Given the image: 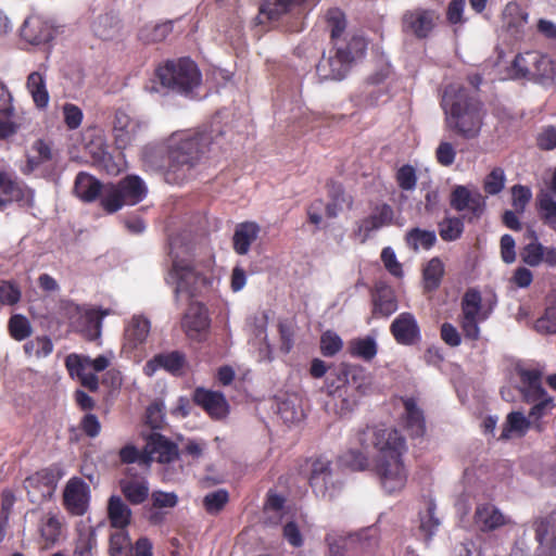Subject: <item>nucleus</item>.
Masks as SVG:
<instances>
[{"label": "nucleus", "instance_id": "10", "mask_svg": "<svg viewBox=\"0 0 556 556\" xmlns=\"http://www.w3.org/2000/svg\"><path fill=\"white\" fill-rule=\"evenodd\" d=\"M147 128V123L125 109H117L113 118L115 148L124 151L131 147Z\"/></svg>", "mask_w": 556, "mask_h": 556}, {"label": "nucleus", "instance_id": "56", "mask_svg": "<svg viewBox=\"0 0 556 556\" xmlns=\"http://www.w3.org/2000/svg\"><path fill=\"white\" fill-rule=\"evenodd\" d=\"M68 363L75 369H81L84 366H87L88 368H92L94 372H100L109 367L110 359L104 355H99L94 359H92L87 355H79L73 353L68 355Z\"/></svg>", "mask_w": 556, "mask_h": 556}, {"label": "nucleus", "instance_id": "53", "mask_svg": "<svg viewBox=\"0 0 556 556\" xmlns=\"http://www.w3.org/2000/svg\"><path fill=\"white\" fill-rule=\"evenodd\" d=\"M439 235L445 242L456 241L464 232V222L462 217H445L438 224Z\"/></svg>", "mask_w": 556, "mask_h": 556}, {"label": "nucleus", "instance_id": "24", "mask_svg": "<svg viewBox=\"0 0 556 556\" xmlns=\"http://www.w3.org/2000/svg\"><path fill=\"white\" fill-rule=\"evenodd\" d=\"M21 37L30 45L46 43L52 39V27L40 15L28 16L22 27Z\"/></svg>", "mask_w": 556, "mask_h": 556}, {"label": "nucleus", "instance_id": "27", "mask_svg": "<svg viewBox=\"0 0 556 556\" xmlns=\"http://www.w3.org/2000/svg\"><path fill=\"white\" fill-rule=\"evenodd\" d=\"M404 415L403 422L404 428L412 438L422 437L426 432V421L424 412L417 406L414 397L403 399Z\"/></svg>", "mask_w": 556, "mask_h": 556}, {"label": "nucleus", "instance_id": "34", "mask_svg": "<svg viewBox=\"0 0 556 556\" xmlns=\"http://www.w3.org/2000/svg\"><path fill=\"white\" fill-rule=\"evenodd\" d=\"M108 516L113 528L124 530L130 523L131 510L119 496L112 495L108 503Z\"/></svg>", "mask_w": 556, "mask_h": 556}, {"label": "nucleus", "instance_id": "33", "mask_svg": "<svg viewBox=\"0 0 556 556\" xmlns=\"http://www.w3.org/2000/svg\"><path fill=\"white\" fill-rule=\"evenodd\" d=\"M404 241L409 250L418 253L420 250H431L437 243V235L434 230L414 227L406 231Z\"/></svg>", "mask_w": 556, "mask_h": 556}, {"label": "nucleus", "instance_id": "1", "mask_svg": "<svg viewBox=\"0 0 556 556\" xmlns=\"http://www.w3.org/2000/svg\"><path fill=\"white\" fill-rule=\"evenodd\" d=\"M213 139V131L206 128L175 131L165 142L142 148V166L146 172H162L170 185H182L210 152Z\"/></svg>", "mask_w": 556, "mask_h": 556}, {"label": "nucleus", "instance_id": "50", "mask_svg": "<svg viewBox=\"0 0 556 556\" xmlns=\"http://www.w3.org/2000/svg\"><path fill=\"white\" fill-rule=\"evenodd\" d=\"M462 318L469 319H480L483 320L484 317L481 316L482 308V298L478 290L469 289L465 292L462 299Z\"/></svg>", "mask_w": 556, "mask_h": 556}, {"label": "nucleus", "instance_id": "14", "mask_svg": "<svg viewBox=\"0 0 556 556\" xmlns=\"http://www.w3.org/2000/svg\"><path fill=\"white\" fill-rule=\"evenodd\" d=\"M90 502V488L79 477H72L63 490V506L72 516L87 513Z\"/></svg>", "mask_w": 556, "mask_h": 556}, {"label": "nucleus", "instance_id": "40", "mask_svg": "<svg viewBox=\"0 0 556 556\" xmlns=\"http://www.w3.org/2000/svg\"><path fill=\"white\" fill-rule=\"evenodd\" d=\"M151 324L150 320L143 316H134L126 329V339L132 348L146 342Z\"/></svg>", "mask_w": 556, "mask_h": 556}, {"label": "nucleus", "instance_id": "17", "mask_svg": "<svg viewBox=\"0 0 556 556\" xmlns=\"http://www.w3.org/2000/svg\"><path fill=\"white\" fill-rule=\"evenodd\" d=\"M435 18L433 10L421 8L408 10L402 17V29L404 33L412 34L418 39H425L433 30Z\"/></svg>", "mask_w": 556, "mask_h": 556}, {"label": "nucleus", "instance_id": "48", "mask_svg": "<svg viewBox=\"0 0 556 556\" xmlns=\"http://www.w3.org/2000/svg\"><path fill=\"white\" fill-rule=\"evenodd\" d=\"M518 375L525 386V399L545 394L546 390L542 386V374L539 369H519Z\"/></svg>", "mask_w": 556, "mask_h": 556}, {"label": "nucleus", "instance_id": "60", "mask_svg": "<svg viewBox=\"0 0 556 556\" xmlns=\"http://www.w3.org/2000/svg\"><path fill=\"white\" fill-rule=\"evenodd\" d=\"M327 25L330 28V37L333 45L344 33L346 27V20L344 13L340 9H329L326 14Z\"/></svg>", "mask_w": 556, "mask_h": 556}, {"label": "nucleus", "instance_id": "42", "mask_svg": "<svg viewBox=\"0 0 556 556\" xmlns=\"http://www.w3.org/2000/svg\"><path fill=\"white\" fill-rule=\"evenodd\" d=\"M540 60V52L526 51L518 53L511 63V74L515 78H530L531 72H534V65Z\"/></svg>", "mask_w": 556, "mask_h": 556}, {"label": "nucleus", "instance_id": "16", "mask_svg": "<svg viewBox=\"0 0 556 556\" xmlns=\"http://www.w3.org/2000/svg\"><path fill=\"white\" fill-rule=\"evenodd\" d=\"M192 401L213 420H224L229 415L230 406L228 401L219 391L198 387L193 391Z\"/></svg>", "mask_w": 556, "mask_h": 556}, {"label": "nucleus", "instance_id": "5", "mask_svg": "<svg viewBox=\"0 0 556 556\" xmlns=\"http://www.w3.org/2000/svg\"><path fill=\"white\" fill-rule=\"evenodd\" d=\"M160 84L173 92L191 97L202 83V74L190 58L167 60L155 70Z\"/></svg>", "mask_w": 556, "mask_h": 556}, {"label": "nucleus", "instance_id": "47", "mask_svg": "<svg viewBox=\"0 0 556 556\" xmlns=\"http://www.w3.org/2000/svg\"><path fill=\"white\" fill-rule=\"evenodd\" d=\"M538 211L541 219L551 229L556 231V201L553 195L541 190L536 195Z\"/></svg>", "mask_w": 556, "mask_h": 556}, {"label": "nucleus", "instance_id": "2", "mask_svg": "<svg viewBox=\"0 0 556 556\" xmlns=\"http://www.w3.org/2000/svg\"><path fill=\"white\" fill-rule=\"evenodd\" d=\"M441 105L447 130L467 140L480 136L486 111L477 94L464 86L452 84L445 88Z\"/></svg>", "mask_w": 556, "mask_h": 556}, {"label": "nucleus", "instance_id": "3", "mask_svg": "<svg viewBox=\"0 0 556 556\" xmlns=\"http://www.w3.org/2000/svg\"><path fill=\"white\" fill-rule=\"evenodd\" d=\"M369 384L358 366L341 364L330 369L326 378V388L330 396L340 402L341 415L351 413L366 393Z\"/></svg>", "mask_w": 556, "mask_h": 556}, {"label": "nucleus", "instance_id": "19", "mask_svg": "<svg viewBox=\"0 0 556 556\" xmlns=\"http://www.w3.org/2000/svg\"><path fill=\"white\" fill-rule=\"evenodd\" d=\"M31 191L26 185L12 178L5 172H0V212H3L12 202L27 203Z\"/></svg>", "mask_w": 556, "mask_h": 556}, {"label": "nucleus", "instance_id": "22", "mask_svg": "<svg viewBox=\"0 0 556 556\" xmlns=\"http://www.w3.org/2000/svg\"><path fill=\"white\" fill-rule=\"evenodd\" d=\"M146 450L147 456L149 457V464L152 460L161 464H168L176 460L179 456L177 444L160 433H153L150 435Z\"/></svg>", "mask_w": 556, "mask_h": 556}, {"label": "nucleus", "instance_id": "26", "mask_svg": "<svg viewBox=\"0 0 556 556\" xmlns=\"http://www.w3.org/2000/svg\"><path fill=\"white\" fill-rule=\"evenodd\" d=\"M109 315L108 309L87 308L78 319V331L89 341L97 340L101 334L102 319Z\"/></svg>", "mask_w": 556, "mask_h": 556}, {"label": "nucleus", "instance_id": "61", "mask_svg": "<svg viewBox=\"0 0 556 556\" xmlns=\"http://www.w3.org/2000/svg\"><path fill=\"white\" fill-rule=\"evenodd\" d=\"M343 348V341L334 331L327 330L320 337V352L326 357H332Z\"/></svg>", "mask_w": 556, "mask_h": 556}, {"label": "nucleus", "instance_id": "20", "mask_svg": "<svg viewBox=\"0 0 556 556\" xmlns=\"http://www.w3.org/2000/svg\"><path fill=\"white\" fill-rule=\"evenodd\" d=\"M186 365L187 358L184 352L172 351L167 353H159L146 363L143 372L148 377H151L156 372V370L163 368L173 376H181Z\"/></svg>", "mask_w": 556, "mask_h": 556}, {"label": "nucleus", "instance_id": "64", "mask_svg": "<svg viewBox=\"0 0 556 556\" xmlns=\"http://www.w3.org/2000/svg\"><path fill=\"white\" fill-rule=\"evenodd\" d=\"M117 30V23L111 15H101L93 24V31L96 36L103 40L112 39Z\"/></svg>", "mask_w": 556, "mask_h": 556}, {"label": "nucleus", "instance_id": "55", "mask_svg": "<svg viewBox=\"0 0 556 556\" xmlns=\"http://www.w3.org/2000/svg\"><path fill=\"white\" fill-rule=\"evenodd\" d=\"M8 330L15 341H23L33 333L30 321L22 314H14L9 318Z\"/></svg>", "mask_w": 556, "mask_h": 556}, {"label": "nucleus", "instance_id": "4", "mask_svg": "<svg viewBox=\"0 0 556 556\" xmlns=\"http://www.w3.org/2000/svg\"><path fill=\"white\" fill-rule=\"evenodd\" d=\"M367 49V42L362 36H352L345 43L336 42L329 55L319 60L316 73L321 80H341L350 71L352 64L362 58Z\"/></svg>", "mask_w": 556, "mask_h": 556}, {"label": "nucleus", "instance_id": "32", "mask_svg": "<svg viewBox=\"0 0 556 556\" xmlns=\"http://www.w3.org/2000/svg\"><path fill=\"white\" fill-rule=\"evenodd\" d=\"M62 529V518L58 514L48 513L41 518L39 533L45 548H51L59 542Z\"/></svg>", "mask_w": 556, "mask_h": 556}, {"label": "nucleus", "instance_id": "6", "mask_svg": "<svg viewBox=\"0 0 556 556\" xmlns=\"http://www.w3.org/2000/svg\"><path fill=\"white\" fill-rule=\"evenodd\" d=\"M354 441L364 450L374 447L377 459L404 458L407 452L406 439L395 428L366 426L354 434Z\"/></svg>", "mask_w": 556, "mask_h": 556}, {"label": "nucleus", "instance_id": "39", "mask_svg": "<svg viewBox=\"0 0 556 556\" xmlns=\"http://www.w3.org/2000/svg\"><path fill=\"white\" fill-rule=\"evenodd\" d=\"M444 264L440 257L434 256L422 268V280L427 291L437 290L444 277Z\"/></svg>", "mask_w": 556, "mask_h": 556}, {"label": "nucleus", "instance_id": "54", "mask_svg": "<svg viewBox=\"0 0 556 556\" xmlns=\"http://www.w3.org/2000/svg\"><path fill=\"white\" fill-rule=\"evenodd\" d=\"M24 352L27 357L43 358L50 355L53 351V343L47 336L36 337L27 341L24 346Z\"/></svg>", "mask_w": 556, "mask_h": 556}, {"label": "nucleus", "instance_id": "63", "mask_svg": "<svg viewBox=\"0 0 556 556\" xmlns=\"http://www.w3.org/2000/svg\"><path fill=\"white\" fill-rule=\"evenodd\" d=\"M22 291L20 287L9 280H0V304L14 306L21 301Z\"/></svg>", "mask_w": 556, "mask_h": 556}, {"label": "nucleus", "instance_id": "30", "mask_svg": "<svg viewBox=\"0 0 556 556\" xmlns=\"http://www.w3.org/2000/svg\"><path fill=\"white\" fill-rule=\"evenodd\" d=\"M473 518L477 526L484 532L493 531L507 523L506 517L490 503L478 505Z\"/></svg>", "mask_w": 556, "mask_h": 556}, {"label": "nucleus", "instance_id": "44", "mask_svg": "<svg viewBox=\"0 0 556 556\" xmlns=\"http://www.w3.org/2000/svg\"><path fill=\"white\" fill-rule=\"evenodd\" d=\"M330 201L326 205V216L328 218H336L345 206L351 208L353 205V198L345 193L341 185L333 186L329 191Z\"/></svg>", "mask_w": 556, "mask_h": 556}, {"label": "nucleus", "instance_id": "9", "mask_svg": "<svg viewBox=\"0 0 556 556\" xmlns=\"http://www.w3.org/2000/svg\"><path fill=\"white\" fill-rule=\"evenodd\" d=\"M64 476L65 470L60 463H53L27 476L23 481V488L28 501L37 505L50 501Z\"/></svg>", "mask_w": 556, "mask_h": 556}, {"label": "nucleus", "instance_id": "18", "mask_svg": "<svg viewBox=\"0 0 556 556\" xmlns=\"http://www.w3.org/2000/svg\"><path fill=\"white\" fill-rule=\"evenodd\" d=\"M393 217L394 212L389 204L376 205L370 215L357 222L354 235L359 238L361 243H365L374 231L391 225Z\"/></svg>", "mask_w": 556, "mask_h": 556}, {"label": "nucleus", "instance_id": "45", "mask_svg": "<svg viewBox=\"0 0 556 556\" xmlns=\"http://www.w3.org/2000/svg\"><path fill=\"white\" fill-rule=\"evenodd\" d=\"M529 428H532V424L528 417H525L520 412H511L506 417V422L498 439L508 440L513 432L522 437Z\"/></svg>", "mask_w": 556, "mask_h": 556}, {"label": "nucleus", "instance_id": "11", "mask_svg": "<svg viewBox=\"0 0 556 556\" xmlns=\"http://www.w3.org/2000/svg\"><path fill=\"white\" fill-rule=\"evenodd\" d=\"M375 471L387 494L401 492L407 483L408 469L404 458L377 459Z\"/></svg>", "mask_w": 556, "mask_h": 556}, {"label": "nucleus", "instance_id": "62", "mask_svg": "<svg viewBox=\"0 0 556 556\" xmlns=\"http://www.w3.org/2000/svg\"><path fill=\"white\" fill-rule=\"evenodd\" d=\"M228 501V492L226 490L219 489L204 496L203 506L208 514L215 515L218 514L225 507Z\"/></svg>", "mask_w": 556, "mask_h": 556}, {"label": "nucleus", "instance_id": "8", "mask_svg": "<svg viewBox=\"0 0 556 556\" xmlns=\"http://www.w3.org/2000/svg\"><path fill=\"white\" fill-rule=\"evenodd\" d=\"M165 281L174 288L176 301L180 295L197 296L201 289L208 283L207 277L198 269L193 260L178 256L173 258Z\"/></svg>", "mask_w": 556, "mask_h": 556}, {"label": "nucleus", "instance_id": "43", "mask_svg": "<svg viewBox=\"0 0 556 556\" xmlns=\"http://www.w3.org/2000/svg\"><path fill=\"white\" fill-rule=\"evenodd\" d=\"M527 235L531 242L521 249L520 257L528 266L536 267L543 262L544 247L539 242L536 232L533 229H528Z\"/></svg>", "mask_w": 556, "mask_h": 556}, {"label": "nucleus", "instance_id": "23", "mask_svg": "<svg viewBox=\"0 0 556 556\" xmlns=\"http://www.w3.org/2000/svg\"><path fill=\"white\" fill-rule=\"evenodd\" d=\"M372 317H389L397 309L394 290L387 283H376L371 292Z\"/></svg>", "mask_w": 556, "mask_h": 556}, {"label": "nucleus", "instance_id": "29", "mask_svg": "<svg viewBox=\"0 0 556 556\" xmlns=\"http://www.w3.org/2000/svg\"><path fill=\"white\" fill-rule=\"evenodd\" d=\"M527 403L532 404L528 418L532 424V429L542 432L545 429V424L542 418L549 415L555 407L554 400L545 392L544 395H533L532 397L525 399Z\"/></svg>", "mask_w": 556, "mask_h": 556}, {"label": "nucleus", "instance_id": "37", "mask_svg": "<svg viewBox=\"0 0 556 556\" xmlns=\"http://www.w3.org/2000/svg\"><path fill=\"white\" fill-rule=\"evenodd\" d=\"M53 160L52 144L43 139H37L31 146V154L27 156V172H34L41 165Z\"/></svg>", "mask_w": 556, "mask_h": 556}, {"label": "nucleus", "instance_id": "35", "mask_svg": "<svg viewBox=\"0 0 556 556\" xmlns=\"http://www.w3.org/2000/svg\"><path fill=\"white\" fill-rule=\"evenodd\" d=\"M533 328L540 334L556 333V292L546 296L544 314L534 321Z\"/></svg>", "mask_w": 556, "mask_h": 556}, {"label": "nucleus", "instance_id": "59", "mask_svg": "<svg viewBox=\"0 0 556 556\" xmlns=\"http://www.w3.org/2000/svg\"><path fill=\"white\" fill-rule=\"evenodd\" d=\"M506 175L502 167H494L483 179V190L488 195L501 193L505 187Z\"/></svg>", "mask_w": 556, "mask_h": 556}, {"label": "nucleus", "instance_id": "13", "mask_svg": "<svg viewBox=\"0 0 556 556\" xmlns=\"http://www.w3.org/2000/svg\"><path fill=\"white\" fill-rule=\"evenodd\" d=\"M181 327L190 340L205 341L211 328L207 307L201 302H191L182 317Z\"/></svg>", "mask_w": 556, "mask_h": 556}, {"label": "nucleus", "instance_id": "12", "mask_svg": "<svg viewBox=\"0 0 556 556\" xmlns=\"http://www.w3.org/2000/svg\"><path fill=\"white\" fill-rule=\"evenodd\" d=\"M308 483L317 497L323 500L332 498L333 492L337 489L332 462L324 456L313 459Z\"/></svg>", "mask_w": 556, "mask_h": 556}, {"label": "nucleus", "instance_id": "31", "mask_svg": "<svg viewBox=\"0 0 556 556\" xmlns=\"http://www.w3.org/2000/svg\"><path fill=\"white\" fill-rule=\"evenodd\" d=\"M261 229L254 222L238 224L232 237L233 251L239 255H245L251 244L257 239Z\"/></svg>", "mask_w": 556, "mask_h": 556}, {"label": "nucleus", "instance_id": "21", "mask_svg": "<svg viewBox=\"0 0 556 556\" xmlns=\"http://www.w3.org/2000/svg\"><path fill=\"white\" fill-rule=\"evenodd\" d=\"M390 332L402 345H413L420 339V329L412 313H401L391 324Z\"/></svg>", "mask_w": 556, "mask_h": 556}, {"label": "nucleus", "instance_id": "52", "mask_svg": "<svg viewBox=\"0 0 556 556\" xmlns=\"http://www.w3.org/2000/svg\"><path fill=\"white\" fill-rule=\"evenodd\" d=\"M339 463L353 471H364L369 466V457L364 451L349 448L339 456Z\"/></svg>", "mask_w": 556, "mask_h": 556}, {"label": "nucleus", "instance_id": "46", "mask_svg": "<svg viewBox=\"0 0 556 556\" xmlns=\"http://www.w3.org/2000/svg\"><path fill=\"white\" fill-rule=\"evenodd\" d=\"M173 31V21L147 24L139 30V39L144 43H156L167 38Z\"/></svg>", "mask_w": 556, "mask_h": 556}, {"label": "nucleus", "instance_id": "25", "mask_svg": "<svg viewBox=\"0 0 556 556\" xmlns=\"http://www.w3.org/2000/svg\"><path fill=\"white\" fill-rule=\"evenodd\" d=\"M74 193L85 203H92L105 195V184L85 172L78 173L74 182Z\"/></svg>", "mask_w": 556, "mask_h": 556}, {"label": "nucleus", "instance_id": "15", "mask_svg": "<svg viewBox=\"0 0 556 556\" xmlns=\"http://www.w3.org/2000/svg\"><path fill=\"white\" fill-rule=\"evenodd\" d=\"M451 206L457 212H468V220L482 216L485 211L484 197L478 190H469L465 186H456L451 193Z\"/></svg>", "mask_w": 556, "mask_h": 556}, {"label": "nucleus", "instance_id": "36", "mask_svg": "<svg viewBox=\"0 0 556 556\" xmlns=\"http://www.w3.org/2000/svg\"><path fill=\"white\" fill-rule=\"evenodd\" d=\"M26 88L31 94L33 101L38 109H46L48 106L50 96L42 74L39 72L30 73L27 77Z\"/></svg>", "mask_w": 556, "mask_h": 556}, {"label": "nucleus", "instance_id": "51", "mask_svg": "<svg viewBox=\"0 0 556 556\" xmlns=\"http://www.w3.org/2000/svg\"><path fill=\"white\" fill-rule=\"evenodd\" d=\"M535 540L543 545L544 543H556V517L551 514L539 518L533 523Z\"/></svg>", "mask_w": 556, "mask_h": 556}, {"label": "nucleus", "instance_id": "58", "mask_svg": "<svg viewBox=\"0 0 556 556\" xmlns=\"http://www.w3.org/2000/svg\"><path fill=\"white\" fill-rule=\"evenodd\" d=\"M65 367L72 378H77L80 384L88 389L90 392H96L99 389V379L94 372H87L89 369L84 366L81 369L73 368L68 363V355L65 358Z\"/></svg>", "mask_w": 556, "mask_h": 556}, {"label": "nucleus", "instance_id": "28", "mask_svg": "<svg viewBox=\"0 0 556 556\" xmlns=\"http://www.w3.org/2000/svg\"><path fill=\"white\" fill-rule=\"evenodd\" d=\"M119 488L125 498L132 505L142 504L149 497V482L142 476H131L122 479Z\"/></svg>", "mask_w": 556, "mask_h": 556}, {"label": "nucleus", "instance_id": "7", "mask_svg": "<svg viewBox=\"0 0 556 556\" xmlns=\"http://www.w3.org/2000/svg\"><path fill=\"white\" fill-rule=\"evenodd\" d=\"M148 194L143 179L135 174L126 175L117 182L105 184V195L101 199V207L109 214L119 211L125 205H136Z\"/></svg>", "mask_w": 556, "mask_h": 556}, {"label": "nucleus", "instance_id": "38", "mask_svg": "<svg viewBox=\"0 0 556 556\" xmlns=\"http://www.w3.org/2000/svg\"><path fill=\"white\" fill-rule=\"evenodd\" d=\"M305 0H263L260 7V14L269 21H278L282 15L289 13L295 5Z\"/></svg>", "mask_w": 556, "mask_h": 556}, {"label": "nucleus", "instance_id": "41", "mask_svg": "<svg viewBox=\"0 0 556 556\" xmlns=\"http://www.w3.org/2000/svg\"><path fill=\"white\" fill-rule=\"evenodd\" d=\"M378 352V345L372 337L355 338L349 342V353L365 362L372 361Z\"/></svg>", "mask_w": 556, "mask_h": 556}, {"label": "nucleus", "instance_id": "49", "mask_svg": "<svg viewBox=\"0 0 556 556\" xmlns=\"http://www.w3.org/2000/svg\"><path fill=\"white\" fill-rule=\"evenodd\" d=\"M97 534L92 528L78 529L73 556H94Z\"/></svg>", "mask_w": 556, "mask_h": 556}, {"label": "nucleus", "instance_id": "57", "mask_svg": "<svg viewBox=\"0 0 556 556\" xmlns=\"http://www.w3.org/2000/svg\"><path fill=\"white\" fill-rule=\"evenodd\" d=\"M109 554L110 556H134L130 539L126 531L118 530L111 534Z\"/></svg>", "mask_w": 556, "mask_h": 556}]
</instances>
